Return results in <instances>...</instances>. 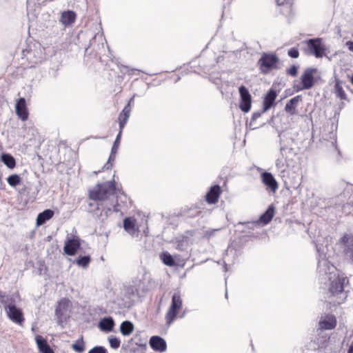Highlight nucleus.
Returning <instances> with one entry per match:
<instances>
[{
    "instance_id": "a19ab883",
    "label": "nucleus",
    "mask_w": 353,
    "mask_h": 353,
    "mask_svg": "<svg viewBox=\"0 0 353 353\" xmlns=\"http://www.w3.org/2000/svg\"><path fill=\"white\" fill-rule=\"evenodd\" d=\"M265 112H263V110L261 111H257V112H253L252 114V116L251 117V119H250V125L252 126V125H254V122L255 121L260 118L262 115L263 113H264Z\"/></svg>"
},
{
    "instance_id": "a878e982",
    "label": "nucleus",
    "mask_w": 353,
    "mask_h": 353,
    "mask_svg": "<svg viewBox=\"0 0 353 353\" xmlns=\"http://www.w3.org/2000/svg\"><path fill=\"white\" fill-rule=\"evenodd\" d=\"M12 302H15L14 298L0 289V307L7 308Z\"/></svg>"
},
{
    "instance_id": "c9c22d12",
    "label": "nucleus",
    "mask_w": 353,
    "mask_h": 353,
    "mask_svg": "<svg viewBox=\"0 0 353 353\" xmlns=\"http://www.w3.org/2000/svg\"><path fill=\"white\" fill-rule=\"evenodd\" d=\"M90 262V256H81L76 260V263L81 267L86 268Z\"/></svg>"
},
{
    "instance_id": "39448f33",
    "label": "nucleus",
    "mask_w": 353,
    "mask_h": 353,
    "mask_svg": "<svg viewBox=\"0 0 353 353\" xmlns=\"http://www.w3.org/2000/svg\"><path fill=\"white\" fill-rule=\"evenodd\" d=\"M343 256L348 263L353 265V233H345L339 240Z\"/></svg>"
},
{
    "instance_id": "8fccbe9b",
    "label": "nucleus",
    "mask_w": 353,
    "mask_h": 353,
    "mask_svg": "<svg viewBox=\"0 0 353 353\" xmlns=\"http://www.w3.org/2000/svg\"><path fill=\"white\" fill-rule=\"evenodd\" d=\"M117 153V152L111 150V152L110 154L109 159L108 161L110 162H112L113 163V162L115 161Z\"/></svg>"
},
{
    "instance_id": "2eb2a0df",
    "label": "nucleus",
    "mask_w": 353,
    "mask_h": 353,
    "mask_svg": "<svg viewBox=\"0 0 353 353\" xmlns=\"http://www.w3.org/2000/svg\"><path fill=\"white\" fill-rule=\"evenodd\" d=\"M80 240L78 237L68 239L65 243L63 250L66 254L73 256L80 248Z\"/></svg>"
},
{
    "instance_id": "3c124183",
    "label": "nucleus",
    "mask_w": 353,
    "mask_h": 353,
    "mask_svg": "<svg viewBox=\"0 0 353 353\" xmlns=\"http://www.w3.org/2000/svg\"><path fill=\"white\" fill-rule=\"evenodd\" d=\"M352 205H350V203H346L345 205H343V212H345V213H351L350 212V209L352 208Z\"/></svg>"
},
{
    "instance_id": "ea45409f",
    "label": "nucleus",
    "mask_w": 353,
    "mask_h": 353,
    "mask_svg": "<svg viewBox=\"0 0 353 353\" xmlns=\"http://www.w3.org/2000/svg\"><path fill=\"white\" fill-rule=\"evenodd\" d=\"M121 133H122V131L119 130V132L118 134L117 135V137L114 141V143H113L111 150L116 151V152L118 151V149H119V147L120 145V142H121Z\"/></svg>"
},
{
    "instance_id": "13d9d810",
    "label": "nucleus",
    "mask_w": 353,
    "mask_h": 353,
    "mask_svg": "<svg viewBox=\"0 0 353 353\" xmlns=\"http://www.w3.org/2000/svg\"><path fill=\"white\" fill-rule=\"evenodd\" d=\"M225 271H227V264L225 263L224 265Z\"/></svg>"
},
{
    "instance_id": "bf43d9fd",
    "label": "nucleus",
    "mask_w": 353,
    "mask_h": 353,
    "mask_svg": "<svg viewBox=\"0 0 353 353\" xmlns=\"http://www.w3.org/2000/svg\"><path fill=\"white\" fill-rule=\"evenodd\" d=\"M101 172V171H100V170H99L98 172H94V173L95 174H98L99 172Z\"/></svg>"
},
{
    "instance_id": "5fc2aeb1",
    "label": "nucleus",
    "mask_w": 353,
    "mask_h": 353,
    "mask_svg": "<svg viewBox=\"0 0 353 353\" xmlns=\"http://www.w3.org/2000/svg\"><path fill=\"white\" fill-rule=\"evenodd\" d=\"M347 353H353V340L351 342V344L349 347V349L347 350Z\"/></svg>"
},
{
    "instance_id": "a18cd8bd",
    "label": "nucleus",
    "mask_w": 353,
    "mask_h": 353,
    "mask_svg": "<svg viewBox=\"0 0 353 353\" xmlns=\"http://www.w3.org/2000/svg\"><path fill=\"white\" fill-rule=\"evenodd\" d=\"M241 224L245 225L248 229L254 230V228L259 225V221H251V222H246V223H240Z\"/></svg>"
},
{
    "instance_id": "c85d7f7f",
    "label": "nucleus",
    "mask_w": 353,
    "mask_h": 353,
    "mask_svg": "<svg viewBox=\"0 0 353 353\" xmlns=\"http://www.w3.org/2000/svg\"><path fill=\"white\" fill-rule=\"evenodd\" d=\"M100 207H101V209L99 211H101V212L99 214H98V212H96V216H97L98 219L100 221H104V220H105L108 217V216L111 214L112 209L110 207L105 206L103 205V203H101Z\"/></svg>"
},
{
    "instance_id": "ddd939ff",
    "label": "nucleus",
    "mask_w": 353,
    "mask_h": 353,
    "mask_svg": "<svg viewBox=\"0 0 353 353\" xmlns=\"http://www.w3.org/2000/svg\"><path fill=\"white\" fill-rule=\"evenodd\" d=\"M149 345L156 352H163L167 350L165 340L159 336H151L149 340Z\"/></svg>"
},
{
    "instance_id": "f03ea898",
    "label": "nucleus",
    "mask_w": 353,
    "mask_h": 353,
    "mask_svg": "<svg viewBox=\"0 0 353 353\" xmlns=\"http://www.w3.org/2000/svg\"><path fill=\"white\" fill-rule=\"evenodd\" d=\"M317 252V272L321 282L327 281L328 277L336 274V268L326 258V255L324 252V250L319 248L317 245H316Z\"/></svg>"
},
{
    "instance_id": "c03bdc74",
    "label": "nucleus",
    "mask_w": 353,
    "mask_h": 353,
    "mask_svg": "<svg viewBox=\"0 0 353 353\" xmlns=\"http://www.w3.org/2000/svg\"><path fill=\"white\" fill-rule=\"evenodd\" d=\"M288 54L289 57H290L291 58H298L299 56V52L298 50V49L296 48H291L288 52Z\"/></svg>"
},
{
    "instance_id": "052dcab7",
    "label": "nucleus",
    "mask_w": 353,
    "mask_h": 353,
    "mask_svg": "<svg viewBox=\"0 0 353 353\" xmlns=\"http://www.w3.org/2000/svg\"><path fill=\"white\" fill-rule=\"evenodd\" d=\"M351 81H352V84H353V74H352V77Z\"/></svg>"
},
{
    "instance_id": "6e6552de",
    "label": "nucleus",
    "mask_w": 353,
    "mask_h": 353,
    "mask_svg": "<svg viewBox=\"0 0 353 353\" xmlns=\"http://www.w3.org/2000/svg\"><path fill=\"white\" fill-rule=\"evenodd\" d=\"M317 72L316 68H307L301 77V86L296 87V91L302 90H309L312 88L316 82L314 74Z\"/></svg>"
},
{
    "instance_id": "f3484780",
    "label": "nucleus",
    "mask_w": 353,
    "mask_h": 353,
    "mask_svg": "<svg viewBox=\"0 0 353 353\" xmlns=\"http://www.w3.org/2000/svg\"><path fill=\"white\" fill-rule=\"evenodd\" d=\"M276 97V91L274 89H270L267 92L263 102V112L268 111L270 108L275 105V99Z\"/></svg>"
},
{
    "instance_id": "79ce46f5",
    "label": "nucleus",
    "mask_w": 353,
    "mask_h": 353,
    "mask_svg": "<svg viewBox=\"0 0 353 353\" xmlns=\"http://www.w3.org/2000/svg\"><path fill=\"white\" fill-rule=\"evenodd\" d=\"M299 66L293 65L290 68L287 69L286 72L288 75L296 77L298 74Z\"/></svg>"
},
{
    "instance_id": "6e6d98bb",
    "label": "nucleus",
    "mask_w": 353,
    "mask_h": 353,
    "mask_svg": "<svg viewBox=\"0 0 353 353\" xmlns=\"http://www.w3.org/2000/svg\"><path fill=\"white\" fill-rule=\"evenodd\" d=\"M275 1L276 2L277 5H279V6L283 5L285 1V0H275Z\"/></svg>"
},
{
    "instance_id": "de8ad7c7",
    "label": "nucleus",
    "mask_w": 353,
    "mask_h": 353,
    "mask_svg": "<svg viewBox=\"0 0 353 353\" xmlns=\"http://www.w3.org/2000/svg\"><path fill=\"white\" fill-rule=\"evenodd\" d=\"M121 197H124L125 201L127 199V196L125 194H122L121 196H117V202H116L115 204L113 205V208H114V212L120 211V209H119L120 204L119 203V198H121Z\"/></svg>"
},
{
    "instance_id": "9d476101",
    "label": "nucleus",
    "mask_w": 353,
    "mask_h": 353,
    "mask_svg": "<svg viewBox=\"0 0 353 353\" xmlns=\"http://www.w3.org/2000/svg\"><path fill=\"white\" fill-rule=\"evenodd\" d=\"M5 310L8 319L11 321L19 325L23 323L25 318L23 311L16 306V301L10 304L7 308H5Z\"/></svg>"
},
{
    "instance_id": "bb28decb",
    "label": "nucleus",
    "mask_w": 353,
    "mask_h": 353,
    "mask_svg": "<svg viewBox=\"0 0 353 353\" xmlns=\"http://www.w3.org/2000/svg\"><path fill=\"white\" fill-rule=\"evenodd\" d=\"M134 325L130 321H124L120 325V332L123 336H129L134 331Z\"/></svg>"
},
{
    "instance_id": "0eeeda50",
    "label": "nucleus",
    "mask_w": 353,
    "mask_h": 353,
    "mask_svg": "<svg viewBox=\"0 0 353 353\" xmlns=\"http://www.w3.org/2000/svg\"><path fill=\"white\" fill-rule=\"evenodd\" d=\"M182 307V299L179 292H174L172 296L171 305L165 314L166 323L170 325L175 320Z\"/></svg>"
},
{
    "instance_id": "7ed1b4c3",
    "label": "nucleus",
    "mask_w": 353,
    "mask_h": 353,
    "mask_svg": "<svg viewBox=\"0 0 353 353\" xmlns=\"http://www.w3.org/2000/svg\"><path fill=\"white\" fill-rule=\"evenodd\" d=\"M115 192V182L114 180H112L97 184L92 190L90 191L89 196L93 201H101L108 199Z\"/></svg>"
},
{
    "instance_id": "b1692460",
    "label": "nucleus",
    "mask_w": 353,
    "mask_h": 353,
    "mask_svg": "<svg viewBox=\"0 0 353 353\" xmlns=\"http://www.w3.org/2000/svg\"><path fill=\"white\" fill-rule=\"evenodd\" d=\"M274 214V207L273 205H270L266 211L263 213L259 218V223H262L263 225H266L271 221Z\"/></svg>"
},
{
    "instance_id": "c756f323",
    "label": "nucleus",
    "mask_w": 353,
    "mask_h": 353,
    "mask_svg": "<svg viewBox=\"0 0 353 353\" xmlns=\"http://www.w3.org/2000/svg\"><path fill=\"white\" fill-rule=\"evenodd\" d=\"M279 137L280 138V144H281L280 152H281V154L284 157L286 150L290 151V150H292V148H288L285 147V145H282V143H285V142L294 143V141L293 139H292L289 137H287L285 134H283L281 133L279 134Z\"/></svg>"
},
{
    "instance_id": "a211bd4d",
    "label": "nucleus",
    "mask_w": 353,
    "mask_h": 353,
    "mask_svg": "<svg viewBox=\"0 0 353 353\" xmlns=\"http://www.w3.org/2000/svg\"><path fill=\"white\" fill-rule=\"evenodd\" d=\"M221 193V190L219 185L212 186L205 196L207 202L210 204L216 203L219 200Z\"/></svg>"
},
{
    "instance_id": "2f4dec72",
    "label": "nucleus",
    "mask_w": 353,
    "mask_h": 353,
    "mask_svg": "<svg viewBox=\"0 0 353 353\" xmlns=\"http://www.w3.org/2000/svg\"><path fill=\"white\" fill-rule=\"evenodd\" d=\"M334 94L336 97L340 98L341 100H345L347 99L346 94L339 81H336L334 85Z\"/></svg>"
},
{
    "instance_id": "4be33fe9",
    "label": "nucleus",
    "mask_w": 353,
    "mask_h": 353,
    "mask_svg": "<svg viewBox=\"0 0 353 353\" xmlns=\"http://www.w3.org/2000/svg\"><path fill=\"white\" fill-rule=\"evenodd\" d=\"M76 19V14L72 10L63 11L61 13L59 21L65 26L72 24Z\"/></svg>"
},
{
    "instance_id": "1a4fd4ad",
    "label": "nucleus",
    "mask_w": 353,
    "mask_h": 353,
    "mask_svg": "<svg viewBox=\"0 0 353 353\" xmlns=\"http://www.w3.org/2000/svg\"><path fill=\"white\" fill-rule=\"evenodd\" d=\"M310 53L316 58H321L325 55V46L321 38L310 39L305 41Z\"/></svg>"
},
{
    "instance_id": "09e8293b",
    "label": "nucleus",
    "mask_w": 353,
    "mask_h": 353,
    "mask_svg": "<svg viewBox=\"0 0 353 353\" xmlns=\"http://www.w3.org/2000/svg\"><path fill=\"white\" fill-rule=\"evenodd\" d=\"M276 165L277 168L281 170L282 172L285 171V165L282 160L277 159L276 161Z\"/></svg>"
},
{
    "instance_id": "49530a36",
    "label": "nucleus",
    "mask_w": 353,
    "mask_h": 353,
    "mask_svg": "<svg viewBox=\"0 0 353 353\" xmlns=\"http://www.w3.org/2000/svg\"><path fill=\"white\" fill-rule=\"evenodd\" d=\"M133 98L134 97H132L130 99L129 103L126 105H125L124 108L120 113H125L130 117V112H131L130 102L133 100Z\"/></svg>"
},
{
    "instance_id": "864d4df0",
    "label": "nucleus",
    "mask_w": 353,
    "mask_h": 353,
    "mask_svg": "<svg viewBox=\"0 0 353 353\" xmlns=\"http://www.w3.org/2000/svg\"><path fill=\"white\" fill-rule=\"evenodd\" d=\"M346 45L348 48V49L351 51V52H353V41H347L346 43Z\"/></svg>"
},
{
    "instance_id": "cd10ccee",
    "label": "nucleus",
    "mask_w": 353,
    "mask_h": 353,
    "mask_svg": "<svg viewBox=\"0 0 353 353\" xmlns=\"http://www.w3.org/2000/svg\"><path fill=\"white\" fill-rule=\"evenodd\" d=\"M1 161L10 169H13L16 166L15 159L8 153L2 154Z\"/></svg>"
},
{
    "instance_id": "20e7f679",
    "label": "nucleus",
    "mask_w": 353,
    "mask_h": 353,
    "mask_svg": "<svg viewBox=\"0 0 353 353\" xmlns=\"http://www.w3.org/2000/svg\"><path fill=\"white\" fill-rule=\"evenodd\" d=\"M279 57L273 53L263 52L258 61L259 69L263 74H268L272 70L279 69Z\"/></svg>"
},
{
    "instance_id": "dca6fc26",
    "label": "nucleus",
    "mask_w": 353,
    "mask_h": 353,
    "mask_svg": "<svg viewBox=\"0 0 353 353\" xmlns=\"http://www.w3.org/2000/svg\"><path fill=\"white\" fill-rule=\"evenodd\" d=\"M16 114L22 121H26L28 118V112L26 107V99L23 97L19 98L15 105Z\"/></svg>"
},
{
    "instance_id": "393cba45",
    "label": "nucleus",
    "mask_w": 353,
    "mask_h": 353,
    "mask_svg": "<svg viewBox=\"0 0 353 353\" xmlns=\"http://www.w3.org/2000/svg\"><path fill=\"white\" fill-rule=\"evenodd\" d=\"M319 324L322 329L332 330L335 327L336 321L334 316H327L324 319L320 321Z\"/></svg>"
},
{
    "instance_id": "423d86ee",
    "label": "nucleus",
    "mask_w": 353,
    "mask_h": 353,
    "mask_svg": "<svg viewBox=\"0 0 353 353\" xmlns=\"http://www.w3.org/2000/svg\"><path fill=\"white\" fill-rule=\"evenodd\" d=\"M152 287L151 279L146 275H142L141 278L137 277L133 281L132 293L139 297H141Z\"/></svg>"
},
{
    "instance_id": "58836bf2",
    "label": "nucleus",
    "mask_w": 353,
    "mask_h": 353,
    "mask_svg": "<svg viewBox=\"0 0 353 353\" xmlns=\"http://www.w3.org/2000/svg\"><path fill=\"white\" fill-rule=\"evenodd\" d=\"M94 202H91L89 203L90 208L88 211L90 212H94L96 214V212H99L101 209V203H96L97 201H94Z\"/></svg>"
},
{
    "instance_id": "9b49d317",
    "label": "nucleus",
    "mask_w": 353,
    "mask_h": 353,
    "mask_svg": "<svg viewBox=\"0 0 353 353\" xmlns=\"http://www.w3.org/2000/svg\"><path fill=\"white\" fill-rule=\"evenodd\" d=\"M240 94L239 108L243 112H248L251 109L252 97L248 88L244 85L239 88Z\"/></svg>"
},
{
    "instance_id": "37998d69",
    "label": "nucleus",
    "mask_w": 353,
    "mask_h": 353,
    "mask_svg": "<svg viewBox=\"0 0 353 353\" xmlns=\"http://www.w3.org/2000/svg\"><path fill=\"white\" fill-rule=\"evenodd\" d=\"M88 353H108V352L103 346H96L92 348Z\"/></svg>"
},
{
    "instance_id": "aec40b11",
    "label": "nucleus",
    "mask_w": 353,
    "mask_h": 353,
    "mask_svg": "<svg viewBox=\"0 0 353 353\" xmlns=\"http://www.w3.org/2000/svg\"><path fill=\"white\" fill-rule=\"evenodd\" d=\"M35 341L38 349L41 353H54L52 347L48 343L46 339L42 336L38 335L35 337Z\"/></svg>"
},
{
    "instance_id": "603ef678",
    "label": "nucleus",
    "mask_w": 353,
    "mask_h": 353,
    "mask_svg": "<svg viewBox=\"0 0 353 353\" xmlns=\"http://www.w3.org/2000/svg\"><path fill=\"white\" fill-rule=\"evenodd\" d=\"M113 166V163L110 161H107L106 163L102 168V170H109Z\"/></svg>"
},
{
    "instance_id": "412c9836",
    "label": "nucleus",
    "mask_w": 353,
    "mask_h": 353,
    "mask_svg": "<svg viewBox=\"0 0 353 353\" xmlns=\"http://www.w3.org/2000/svg\"><path fill=\"white\" fill-rule=\"evenodd\" d=\"M54 214V212L51 209H46L40 212L37 217L36 224L37 226L42 225L49 221Z\"/></svg>"
},
{
    "instance_id": "f257e3e1",
    "label": "nucleus",
    "mask_w": 353,
    "mask_h": 353,
    "mask_svg": "<svg viewBox=\"0 0 353 353\" xmlns=\"http://www.w3.org/2000/svg\"><path fill=\"white\" fill-rule=\"evenodd\" d=\"M330 281L329 292L330 297H333L334 303L338 305L345 301L347 296V290H345L346 285L349 283V280L346 276H340L339 274H333L327 279Z\"/></svg>"
},
{
    "instance_id": "4c0bfd02",
    "label": "nucleus",
    "mask_w": 353,
    "mask_h": 353,
    "mask_svg": "<svg viewBox=\"0 0 353 353\" xmlns=\"http://www.w3.org/2000/svg\"><path fill=\"white\" fill-rule=\"evenodd\" d=\"M109 343L112 348L117 349L120 346L121 341L115 336H111L109 338Z\"/></svg>"
},
{
    "instance_id": "4468645a",
    "label": "nucleus",
    "mask_w": 353,
    "mask_h": 353,
    "mask_svg": "<svg viewBox=\"0 0 353 353\" xmlns=\"http://www.w3.org/2000/svg\"><path fill=\"white\" fill-rule=\"evenodd\" d=\"M68 306V301L65 299H61L55 309V315L57 319V323L61 325L65 320V312Z\"/></svg>"
},
{
    "instance_id": "4d7b16f0",
    "label": "nucleus",
    "mask_w": 353,
    "mask_h": 353,
    "mask_svg": "<svg viewBox=\"0 0 353 353\" xmlns=\"http://www.w3.org/2000/svg\"><path fill=\"white\" fill-rule=\"evenodd\" d=\"M200 213V211H198L196 210V214H191L190 215H189L190 216H195V215H198Z\"/></svg>"
},
{
    "instance_id": "f704fd0d",
    "label": "nucleus",
    "mask_w": 353,
    "mask_h": 353,
    "mask_svg": "<svg viewBox=\"0 0 353 353\" xmlns=\"http://www.w3.org/2000/svg\"><path fill=\"white\" fill-rule=\"evenodd\" d=\"M134 221L131 218H125L123 220V228L124 229L130 232L131 231L134 230Z\"/></svg>"
},
{
    "instance_id": "680f3d73",
    "label": "nucleus",
    "mask_w": 353,
    "mask_h": 353,
    "mask_svg": "<svg viewBox=\"0 0 353 353\" xmlns=\"http://www.w3.org/2000/svg\"><path fill=\"white\" fill-rule=\"evenodd\" d=\"M225 297L228 298V292H225Z\"/></svg>"
},
{
    "instance_id": "72a5a7b5",
    "label": "nucleus",
    "mask_w": 353,
    "mask_h": 353,
    "mask_svg": "<svg viewBox=\"0 0 353 353\" xmlns=\"http://www.w3.org/2000/svg\"><path fill=\"white\" fill-rule=\"evenodd\" d=\"M21 177L19 176V175H18L17 174H11L7 179L8 183L12 187H15V186L19 185L21 183Z\"/></svg>"
},
{
    "instance_id": "473e14b6",
    "label": "nucleus",
    "mask_w": 353,
    "mask_h": 353,
    "mask_svg": "<svg viewBox=\"0 0 353 353\" xmlns=\"http://www.w3.org/2000/svg\"><path fill=\"white\" fill-rule=\"evenodd\" d=\"M72 347L78 353H82L85 350V343L83 341V336H81L72 345Z\"/></svg>"
},
{
    "instance_id": "e433bc0d",
    "label": "nucleus",
    "mask_w": 353,
    "mask_h": 353,
    "mask_svg": "<svg viewBox=\"0 0 353 353\" xmlns=\"http://www.w3.org/2000/svg\"><path fill=\"white\" fill-rule=\"evenodd\" d=\"M129 116L125 113H120L119 115V130L122 131L125 125L126 124Z\"/></svg>"
},
{
    "instance_id": "5701e85b",
    "label": "nucleus",
    "mask_w": 353,
    "mask_h": 353,
    "mask_svg": "<svg viewBox=\"0 0 353 353\" xmlns=\"http://www.w3.org/2000/svg\"><path fill=\"white\" fill-rule=\"evenodd\" d=\"M99 327L101 331L109 332H111L114 326V319L109 317H104L99 323Z\"/></svg>"
},
{
    "instance_id": "f8f14e48",
    "label": "nucleus",
    "mask_w": 353,
    "mask_h": 353,
    "mask_svg": "<svg viewBox=\"0 0 353 353\" xmlns=\"http://www.w3.org/2000/svg\"><path fill=\"white\" fill-rule=\"evenodd\" d=\"M261 177L262 182L266 186L267 190H270L273 193L276 192L279 185L272 173L264 172L261 174Z\"/></svg>"
},
{
    "instance_id": "6ab92c4d",
    "label": "nucleus",
    "mask_w": 353,
    "mask_h": 353,
    "mask_svg": "<svg viewBox=\"0 0 353 353\" xmlns=\"http://www.w3.org/2000/svg\"><path fill=\"white\" fill-rule=\"evenodd\" d=\"M302 97L297 95L290 99L285 106V111L290 115L292 116L297 113L296 107L299 102L301 101Z\"/></svg>"
},
{
    "instance_id": "7c9ffc66",
    "label": "nucleus",
    "mask_w": 353,
    "mask_h": 353,
    "mask_svg": "<svg viewBox=\"0 0 353 353\" xmlns=\"http://www.w3.org/2000/svg\"><path fill=\"white\" fill-rule=\"evenodd\" d=\"M161 259L163 263L168 266L173 267L176 265L174 258L168 252H163L161 254Z\"/></svg>"
}]
</instances>
